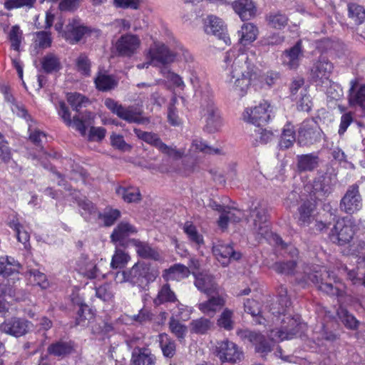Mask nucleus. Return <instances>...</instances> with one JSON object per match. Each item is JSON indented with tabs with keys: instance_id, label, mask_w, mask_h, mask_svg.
Listing matches in <instances>:
<instances>
[{
	"instance_id": "nucleus-9",
	"label": "nucleus",
	"mask_w": 365,
	"mask_h": 365,
	"mask_svg": "<svg viewBox=\"0 0 365 365\" xmlns=\"http://www.w3.org/2000/svg\"><path fill=\"white\" fill-rule=\"evenodd\" d=\"M277 244L281 246L282 250H284L291 257V259L286 262H277L272 264L271 268L277 273L286 275H292L297 267V260L298 250L292 245L286 244L282 238L277 239Z\"/></svg>"
},
{
	"instance_id": "nucleus-52",
	"label": "nucleus",
	"mask_w": 365,
	"mask_h": 365,
	"mask_svg": "<svg viewBox=\"0 0 365 365\" xmlns=\"http://www.w3.org/2000/svg\"><path fill=\"white\" fill-rule=\"evenodd\" d=\"M349 16L352 19L355 24L359 25L365 19V9L363 6L356 4H350L348 6Z\"/></svg>"
},
{
	"instance_id": "nucleus-7",
	"label": "nucleus",
	"mask_w": 365,
	"mask_h": 365,
	"mask_svg": "<svg viewBox=\"0 0 365 365\" xmlns=\"http://www.w3.org/2000/svg\"><path fill=\"white\" fill-rule=\"evenodd\" d=\"M237 336L244 341H248L255 346L257 353L265 356L272 349L274 342L267 339L265 336L259 331L250 329H242L237 331Z\"/></svg>"
},
{
	"instance_id": "nucleus-49",
	"label": "nucleus",
	"mask_w": 365,
	"mask_h": 365,
	"mask_svg": "<svg viewBox=\"0 0 365 365\" xmlns=\"http://www.w3.org/2000/svg\"><path fill=\"white\" fill-rule=\"evenodd\" d=\"M212 323L210 319L201 317L193 319L190 324V329L192 333L197 334H205L211 329Z\"/></svg>"
},
{
	"instance_id": "nucleus-24",
	"label": "nucleus",
	"mask_w": 365,
	"mask_h": 365,
	"mask_svg": "<svg viewBox=\"0 0 365 365\" xmlns=\"http://www.w3.org/2000/svg\"><path fill=\"white\" fill-rule=\"evenodd\" d=\"M205 31L207 34L213 35L219 40L222 41L225 44L230 43V39L227 36L226 28L222 19L214 16H208Z\"/></svg>"
},
{
	"instance_id": "nucleus-4",
	"label": "nucleus",
	"mask_w": 365,
	"mask_h": 365,
	"mask_svg": "<svg viewBox=\"0 0 365 365\" xmlns=\"http://www.w3.org/2000/svg\"><path fill=\"white\" fill-rule=\"evenodd\" d=\"M323 132L314 119L304 120L297 131V143L301 147L311 146L319 142Z\"/></svg>"
},
{
	"instance_id": "nucleus-20",
	"label": "nucleus",
	"mask_w": 365,
	"mask_h": 365,
	"mask_svg": "<svg viewBox=\"0 0 365 365\" xmlns=\"http://www.w3.org/2000/svg\"><path fill=\"white\" fill-rule=\"evenodd\" d=\"M90 31L88 27L83 26L79 19H73L68 21L63 31V37L70 43H78L83 36Z\"/></svg>"
},
{
	"instance_id": "nucleus-3",
	"label": "nucleus",
	"mask_w": 365,
	"mask_h": 365,
	"mask_svg": "<svg viewBox=\"0 0 365 365\" xmlns=\"http://www.w3.org/2000/svg\"><path fill=\"white\" fill-rule=\"evenodd\" d=\"M158 274V270L150 263L138 262L130 269L117 272L115 279L120 283L128 282L148 290L150 284L156 279Z\"/></svg>"
},
{
	"instance_id": "nucleus-39",
	"label": "nucleus",
	"mask_w": 365,
	"mask_h": 365,
	"mask_svg": "<svg viewBox=\"0 0 365 365\" xmlns=\"http://www.w3.org/2000/svg\"><path fill=\"white\" fill-rule=\"evenodd\" d=\"M115 192L128 203H137L141 200V194L137 187L118 186L115 190Z\"/></svg>"
},
{
	"instance_id": "nucleus-54",
	"label": "nucleus",
	"mask_w": 365,
	"mask_h": 365,
	"mask_svg": "<svg viewBox=\"0 0 365 365\" xmlns=\"http://www.w3.org/2000/svg\"><path fill=\"white\" fill-rule=\"evenodd\" d=\"M252 136L257 143L266 144L272 140L274 135L271 130L262 128V126H260L255 128L252 133Z\"/></svg>"
},
{
	"instance_id": "nucleus-55",
	"label": "nucleus",
	"mask_w": 365,
	"mask_h": 365,
	"mask_svg": "<svg viewBox=\"0 0 365 365\" xmlns=\"http://www.w3.org/2000/svg\"><path fill=\"white\" fill-rule=\"evenodd\" d=\"M289 323L292 328L283 327L281 330L278 331V336L281 340L289 339L293 338L299 331V324L297 319L292 318L289 319Z\"/></svg>"
},
{
	"instance_id": "nucleus-16",
	"label": "nucleus",
	"mask_w": 365,
	"mask_h": 365,
	"mask_svg": "<svg viewBox=\"0 0 365 365\" xmlns=\"http://www.w3.org/2000/svg\"><path fill=\"white\" fill-rule=\"evenodd\" d=\"M58 115L67 125L70 126L73 124L76 129L79 131L82 135H86V124H89L88 120L93 118L92 113L91 112H86L82 115H78L73 116L72 120L68 108L63 101L59 103Z\"/></svg>"
},
{
	"instance_id": "nucleus-59",
	"label": "nucleus",
	"mask_w": 365,
	"mask_h": 365,
	"mask_svg": "<svg viewBox=\"0 0 365 365\" xmlns=\"http://www.w3.org/2000/svg\"><path fill=\"white\" fill-rule=\"evenodd\" d=\"M190 81L192 86L195 88V97L196 98H200V101L203 99L206 95L205 86L211 91L208 84L200 83L199 78L195 73H191Z\"/></svg>"
},
{
	"instance_id": "nucleus-53",
	"label": "nucleus",
	"mask_w": 365,
	"mask_h": 365,
	"mask_svg": "<svg viewBox=\"0 0 365 365\" xmlns=\"http://www.w3.org/2000/svg\"><path fill=\"white\" fill-rule=\"evenodd\" d=\"M183 230L192 242H194L197 245L203 244L204 241L202 235L199 234L196 227L193 225L190 222H186L185 223Z\"/></svg>"
},
{
	"instance_id": "nucleus-17",
	"label": "nucleus",
	"mask_w": 365,
	"mask_h": 365,
	"mask_svg": "<svg viewBox=\"0 0 365 365\" xmlns=\"http://www.w3.org/2000/svg\"><path fill=\"white\" fill-rule=\"evenodd\" d=\"M140 46L137 35L127 34L122 35L115 43V55L120 57H131Z\"/></svg>"
},
{
	"instance_id": "nucleus-62",
	"label": "nucleus",
	"mask_w": 365,
	"mask_h": 365,
	"mask_svg": "<svg viewBox=\"0 0 365 365\" xmlns=\"http://www.w3.org/2000/svg\"><path fill=\"white\" fill-rule=\"evenodd\" d=\"M349 101L351 104L365 107V85L361 86L356 93H351Z\"/></svg>"
},
{
	"instance_id": "nucleus-26",
	"label": "nucleus",
	"mask_w": 365,
	"mask_h": 365,
	"mask_svg": "<svg viewBox=\"0 0 365 365\" xmlns=\"http://www.w3.org/2000/svg\"><path fill=\"white\" fill-rule=\"evenodd\" d=\"M156 357L147 348L134 347L132 352L131 365H155Z\"/></svg>"
},
{
	"instance_id": "nucleus-23",
	"label": "nucleus",
	"mask_w": 365,
	"mask_h": 365,
	"mask_svg": "<svg viewBox=\"0 0 365 365\" xmlns=\"http://www.w3.org/2000/svg\"><path fill=\"white\" fill-rule=\"evenodd\" d=\"M192 274L195 278V286L198 290L207 296L219 294V287L213 276L207 273L195 274L194 272Z\"/></svg>"
},
{
	"instance_id": "nucleus-51",
	"label": "nucleus",
	"mask_w": 365,
	"mask_h": 365,
	"mask_svg": "<svg viewBox=\"0 0 365 365\" xmlns=\"http://www.w3.org/2000/svg\"><path fill=\"white\" fill-rule=\"evenodd\" d=\"M68 102L72 107L73 110L79 113L82 107H85L89 103V100L86 96L80 93H69L67 98Z\"/></svg>"
},
{
	"instance_id": "nucleus-33",
	"label": "nucleus",
	"mask_w": 365,
	"mask_h": 365,
	"mask_svg": "<svg viewBox=\"0 0 365 365\" xmlns=\"http://www.w3.org/2000/svg\"><path fill=\"white\" fill-rule=\"evenodd\" d=\"M73 349L71 341L59 340L51 344L47 348V352L50 355L63 358L70 354Z\"/></svg>"
},
{
	"instance_id": "nucleus-12",
	"label": "nucleus",
	"mask_w": 365,
	"mask_h": 365,
	"mask_svg": "<svg viewBox=\"0 0 365 365\" xmlns=\"http://www.w3.org/2000/svg\"><path fill=\"white\" fill-rule=\"evenodd\" d=\"M215 354L221 362L237 363L243 358V352L232 341L228 340L217 343Z\"/></svg>"
},
{
	"instance_id": "nucleus-46",
	"label": "nucleus",
	"mask_w": 365,
	"mask_h": 365,
	"mask_svg": "<svg viewBox=\"0 0 365 365\" xmlns=\"http://www.w3.org/2000/svg\"><path fill=\"white\" fill-rule=\"evenodd\" d=\"M294 126L288 123L283 128L279 145L283 149H288L292 147L295 141H297Z\"/></svg>"
},
{
	"instance_id": "nucleus-61",
	"label": "nucleus",
	"mask_w": 365,
	"mask_h": 365,
	"mask_svg": "<svg viewBox=\"0 0 365 365\" xmlns=\"http://www.w3.org/2000/svg\"><path fill=\"white\" fill-rule=\"evenodd\" d=\"M120 217V212L118 210H109L99 215V218L103 221L104 225L107 227L113 225Z\"/></svg>"
},
{
	"instance_id": "nucleus-43",
	"label": "nucleus",
	"mask_w": 365,
	"mask_h": 365,
	"mask_svg": "<svg viewBox=\"0 0 365 365\" xmlns=\"http://www.w3.org/2000/svg\"><path fill=\"white\" fill-rule=\"evenodd\" d=\"M258 33L257 28L251 23L244 24L239 31L240 42L243 45H247L253 42L257 38Z\"/></svg>"
},
{
	"instance_id": "nucleus-11",
	"label": "nucleus",
	"mask_w": 365,
	"mask_h": 365,
	"mask_svg": "<svg viewBox=\"0 0 365 365\" xmlns=\"http://www.w3.org/2000/svg\"><path fill=\"white\" fill-rule=\"evenodd\" d=\"M134 133L139 139L152 145L169 157L180 159L183 155V152L177 150L175 147L168 146L163 143L161 139L155 133L143 131L137 128L134 129Z\"/></svg>"
},
{
	"instance_id": "nucleus-1",
	"label": "nucleus",
	"mask_w": 365,
	"mask_h": 365,
	"mask_svg": "<svg viewBox=\"0 0 365 365\" xmlns=\"http://www.w3.org/2000/svg\"><path fill=\"white\" fill-rule=\"evenodd\" d=\"M225 62L229 72L227 83L237 96H244L259 76L255 52L230 51L225 53Z\"/></svg>"
},
{
	"instance_id": "nucleus-42",
	"label": "nucleus",
	"mask_w": 365,
	"mask_h": 365,
	"mask_svg": "<svg viewBox=\"0 0 365 365\" xmlns=\"http://www.w3.org/2000/svg\"><path fill=\"white\" fill-rule=\"evenodd\" d=\"M190 274L189 268L182 264H175L164 270L163 277L165 280L175 279L178 277H187Z\"/></svg>"
},
{
	"instance_id": "nucleus-40",
	"label": "nucleus",
	"mask_w": 365,
	"mask_h": 365,
	"mask_svg": "<svg viewBox=\"0 0 365 365\" xmlns=\"http://www.w3.org/2000/svg\"><path fill=\"white\" fill-rule=\"evenodd\" d=\"M96 87L98 91H108L115 88L118 85V81L111 75L99 72L94 79Z\"/></svg>"
},
{
	"instance_id": "nucleus-48",
	"label": "nucleus",
	"mask_w": 365,
	"mask_h": 365,
	"mask_svg": "<svg viewBox=\"0 0 365 365\" xmlns=\"http://www.w3.org/2000/svg\"><path fill=\"white\" fill-rule=\"evenodd\" d=\"M337 316L346 328L352 330L358 328L359 322L345 308L340 307L337 309Z\"/></svg>"
},
{
	"instance_id": "nucleus-41",
	"label": "nucleus",
	"mask_w": 365,
	"mask_h": 365,
	"mask_svg": "<svg viewBox=\"0 0 365 365\" xmlns=\"http://www.w3.org/2000/svg\"><path fill=\"white\" fill-rule=\"evenodd\" d=\"M0 91L4 94V99L8 103H11V110L12 111L16 113L17 115L26 118L27 116L29 117L28 115L26 109L24 108V106H21L19 104L14 103V98L13 97V95L10 92V88L7 86H0Z\"/></svg>"
},
{
	"instance_id": "nucleus-35",
	"label": "nucleus",
	"mask_w": 365,
	"mask_h": 365,
	"mask_svg": "<svg viewBox=\"0 0 365 365\" xmlns=\"http://www.w3.org/2000/svg\"><path fill=\"white\" fill-rule=\"evenodd\" d=\"M90 329L93 335L96 336L103 337L110 332L113 331L114 328L112 323L103 319L102 318H96L95 317L91 324H90Z\"/></svg>"
},
{
	"instance_id": "nucleus-19",
	"label": "nucleus",
	"mask_w": 365,
	"mask_h": 365,
	"mask_svg": "<svg viewBox=\"0 0 365 365\" xmlns=\"http://www.w3.org/2000/svg\"><path fill=\"white\" fill-rule=\"evenodd\" d=\"M212 252L222 264L227 265L231 261L239 260L242 257V254L236 251L232 244L225 243L222 241H217L212 247Z\"/></svg>"
},
{
	"instance_id": "nucleus-15",
	"label": "nucleus",
	"mask_w": 365,
	"mask_h": 365,
	"mask_svg": "<svg viewBox=\"0 0 365 365\" xmlns=\"http://www.w3.org/2000/svg\"><path fill=\"white\" fill-rule=\"evenodd\" d=\"M362 207V199L359 193V188L357 184L350 185L342 197L339 208L342 212L347 214H353L359 210Z\"/></svg>"
},
{
	"instance_id": "nucleus-36",
	"label": "nucleus",
	"mask_w": 365,
	"mask_h": 365,
	"mask_svg": "<svg viewBox=\"0 0 365 365\" xmlns=\"http://www.w3.org/2000/svg\"><path fill=\"white\" fill-rule=\"evenodd\" d=\"M137 232L136 228L128 222H122L113 231L110 238L113 242H121L130 235Z\"/></svg>"
},
{
	"instance_id": "nucleus-21",
	"label": "nucleus",
	"mask_w": 365,
	"mask_h": 365,
	"mask_svg": "<svg viewBox=\"0 0 365 365\" xmlns=\"http://www.w3.org/2000/svg\"><path fill=\"white\" fill-rule=\"evenodd\" d=\"M72 302L76 307V317L75 326L86 327L90 326L95 318V314L88 305L83 302L79 298H73Z\"/></svg>"
},
{
	"instance_id": "nucleus-38",
	"label": "nucleus",
	"mask_w": 365,
	"mask_h": 365,
	"mask_svg": "<svg viewBox=\"0 0 365 365\" xmlns=\"http://www.w3.org/2000/svg\"><path fill=\"white\" fill-rule=\"evenodd\" d=\"M176 302H178L177 296L171 289L168 283L161 286L156 297L153 300V302L156 306L165 303H175Z\"/></svg>"
},
{
	"instance_id": "nucleus-50",
	"label": "nucleus",
	"mask_w": 365,
	"mask_h": 365,
	"mask_svg": "<svg viewBox=\"0 0 365 365\" xmlns=\"http://www.w3.org/2000/svg\"><path fill=\"white\" fill-rule=\"evenodd\" d=\"M169 329L170 331L181 341L183 340L187 332V327L182 324L178 319L174 317H171L169 321Z\"/></svg>"
},
{
	"instance_id": "nucleus-56",
	"label": "nucleus",
	"mask_w": 365,
	"mask_h": 365,
	"mask_svg": "<svg viewBox=\"0 0 365 365\" xmlns=\"http://www.w3.org/2000/svg\"><path fill=\"white\" fill-rule=\"evenodd\" d=\"M268 24L270 26L280 29L284 27L288 21L286 15L281 13L269 14L267 17Z\"/></svg>"
},
{
	"instance_id": "nucleus-27",
	"label": "nucleus",
	"mask_w": 365,
	"mask_h": 365,
	"mask_svg": "<svg viewBox=\"0 0 365 365\" xmlns=\"http://www.w3.org/2000/svg\"><path fill=\"white\" fill-rule=\"evenodd\" d=\"M232 8L242 21L250 20L257 12L252 0H237L232 3Z\"/></svg>"
},
{
	"instance_id": "nucleus-47",
	"label": "nucleus",
	"mask_w": 365,
	"mask_h": 365,
	"mask_svg": "<svg viewBox=\"0 0 365 365\" xmlns=\"http://www.w3.org/2000/svg\"><path fill=\"white\" fill-rule=\"evenodd\" d=\"M160 346L163 354L166 358H173L176 352V344L168 334L160 335Z\"/></svg>"
},
{
	"instance_id": "nucleus-18",
	"label": "nucleus",
	"mask_w": 365,
	"mask_h": 365,
	"mask_svg": "<svg viewBox=\"0 0 365 365\" xmlns=\"http://www.w3.org/2000/svg\"><path fill=\"white\" fill-rule=\"evenodd\" d=\"M31 322L26 319L11 317L0 324V331L15 337L25 335L30 329Z\"/></svg>"
},
{
	"instance_id": "nucleus-64",
	"label": "nucleus",
	"mask_w": 365,
	"mask_h": 365,
	"mask_svg": "<svg viewBox=\"0 0 365 365\" xmlns=\"http://www.w3.org/2000/svg\"><path fill=\"white\" fill-rule=\"evenodd\" d=\"M232 312L228 309H225L221 314L220 318L218 319V325L227 330L232 329Z\"/></svg>"
},
{
	"instance_id": "nucleus-13",
	"label": "nucleus",
	"mask_w": 365,
	"mask_h": 365,
	"mask_svg": "<svg viewBox=\"0 0 365 365\" xmlns=\"http://www.w3.org/2000/svg\"><path fill=\"white\" fill-rule=\"evenodd\" d=\"M148 56L152 65L165 66L175 61L176 53L170 51L164 43L154 42L149 48Z\"/></svg>"
},
{
	"instance_id": "nucleus-2",
	"label": "nucleus",
	"mask_w": 365,
	"mask_h": 365,
	"mask_svg": "<svg viewBox=\"0 0 365 365\" xmlns=\"http://www.w3.org/2000/svg\"><path fill=\"white\" fill-rule=\"evenodd\" d=\"M303 282L312 283L322 292L337 297L339 302L346 296V287L344 283L325 269L318 266L304 272Z\"/></svg>"
},
{
	"instance_id": "nucleus-5",
	"label": "nucleus",
	"mask_w": 365,
	"mask_h": 365,
	"mask_svg": "<svg viewBox=\"0 0 365 365\" xmlns=\"http://www.w3.org/2000/svg\"><path fill=\"white\" fill-rule=\"evenodd\" d=\"M206 95L200 103L206 116V129L210 133L217 131L221 126V118L218 109L215 106L212 100V91L205 86Z\"/></svg>"
},
{
	"instance_id": "nucleus-45",
	"label": "nucleus",
	"mask_w": 365,
	"mask_h": 365,
	"mask_svg": "<svg viewBox=\"0 0 365 365\" xmlns=\"http://www.w3.org/2000/svg\"><path fill=\"white\" fill-rule=\"evenodd\" d=\"M210 298L199 304V309L205 314L215 313L224 305V299L218 294L211 295Z\"/></svg>"
},
{
	"instance_id": "nucleus-14",
	"label": "nucleus",
	"mask_w": 365,
	"mask_h": 365,
	"mask_svg": "<svg viewBox=\"0 0 365 365\" xmlns=\"http://www.w3.org/2000/svg\"><path fill=\"white\" fill-rule=\"evenodd\" d=\"M334 70V64L325 56L321 55L313 63L310 69V78L317 83H324L329 78Z\"/></svg>"
},
{
	"instance_id": "nucleus-34",
	"label": "nucleus",
	"mask_w": 365,
	"mask_h": 365,
	"mask_svg": "<svg viewBox=\"0 0 365 365\" xmlns=\"http://www.w3.org/2000/svg\"><path fill=\"white\" fill-rule=\"evenodd\" d=\"M277 294L278 304L279 307L277 309L272 308L271 311L275 316H279L282 314L285 316L292 304L290 299L287 296V288L283 285H280L277 288Z\"/></svg>"
},
{
	"instance_id": "nucleus-10",
	"label": "nucleus",
	"mask_w": 365,
	"mask_h": 365,
	"mask_svg": "<svg viewBox=\"0 0 365 365\" xmlns=\"http://www.w3.org/2000/svg\"><path fill=\"white\" fill-rule=\"evenodd\" d=\"M354 227L350 220H337L329 234L331 240L340 246L349 244L354 235Z\"/></svg>"
},
{
	"instance_id": "nucleus-63",
	"label": "nucleus",
	"mask_w": 365,
	"mask_h": 365,
	"mask_svg": "<svg viewBox=\"0 0 365 365\" xmlns=\"http://www.w3.org/2000/svg\"><path fill=\"white\" fill-rule=\"evenodd\" d=\"M192 145L195 148L196 150H198L199 151L205 154H221V150L219 148H212L201 140H193Z\"/></svg>"
},
{
	"instance_id": "nucleus-28",
	"label": "nucleus",
	"mask_w": 365,
	"mask_h": 365,
	"mask_svg": "<svg viewBox=\"0 0 365 365\" xmlns=\"http://www.w3.org/2000/svg\"><path fill=\"white\" fill-rule=\"evenodd\" d=\"M331 179L329 175H320L313 182V195L317 200H322L331 192Z\"/></svg>"
},
{
	"instance_id": "nucleus-30",
	"label": "nucleus",
	"mask_w": 365,
	"mask_h": 365,
	"mask_svg": "<svg viewBox=\"0 0 365 365\" xmlns=\"http://www.w3.org/2000/svg\"><path fill=\"white\" fill-rule=\"evenodd\" d=\"M316 205L310 200L303 202L298 207L297 223L300 226H308L314 220Z\"/></svg>"
},
{
	"instance_id": "nucleus-25",
	"label": "nucleus",
	"mask_w": 365,
	"mask_h": 365,
	"mask_svg": "<svg viewBox=\"0 0 365 365\" xmlns=\"http://www.w3.org/2000/svg\"><path fill=\"white\" fill-rule=\"evenodd\" d=\"M269 105L267 102H263L254 107L250 113L247 112V121L255 125L260 127L265 125L269 120L270 115L268 112Z\"/></svg>"
},
{
	"instance_id": "nucleus-60",
	"label": "nucleus",
	"mask_w": 365,
	"mask_h": 365,
	"mask_svg": "<svg viewBox=\"0 0 365 365\" xmlns=\"http://www.w3.org/2000/svg\"><path fill=\"white\" fill-rule=\"evenodd\" d=\"M22 38V32L19 29V26L16 25L12 26L9 34V39L11 41V47L16 50L19 51L20 44Z\"/></svg>"
},
{
	"instance_id": "nucleus-37",
	"label": "nucleus",
	"mask_w": 365,
	"mask_h": 365,
	"mask_svg": "<svg viewBox=\"0 0 365 365\" xmlns=\"http://www.w3.org/2000/svg\"><path fill=\"white\" fill-rule=\"evenodd\" d=\"M242 217V213L240 210L226 207L223 212L220 214L218 220V225L222 229L227 227L229 222H238Z\"/></svg>"
},
{
	"instance_id": "nucleus-29",
	"label": "nucleus",
	"mask_w": 365,
	"mask_h": 365,
	"mask_svg": "<svg viewBox=\"0 0 365 365\" xmlns=\"http://www.w3.org/2000/svg\"><path fill=\"white\" fill-rule=\"evenodd\" d=\"M319 158L312 153L297 155V167L299 172H312L319 167Z\"/></svg>"
},
{
	"instance_id": "nucleus-58",
	"label": "nucleus",
	"mask_w": 365,
	"mask_h": 365,
	"mask_svg": "<svg viewBox=\"0 0 365 365\" xmlns=\"http://www.w3.org/2000/svg\"><path fill=\"white\" fill-rule=\"evenodd\" d=\"M76 65L78 71L81 73L86 76H89L91 75V63L85 53L80 54L76 61Z\"/></svg>"
},
{
	"instance_id": "nucleus-31",
	"label": "nucleus",
	"mask_w": 365,
	"mask_h": 365,
	"mask_svg": "<svg viewBox=\"0 0 365 365\" xmlns=\"http://www.w3.org/2000/svg\"><path fill=\"white\" fill-rule=\"evenodd\" d=\"M77 267L80 273L88 279H95L98 276L99 269L93 262L88 259L87 255H81L77 261Z\"/></svg>"
},
{
	"instance_id": "nucleus-57",
	"label": "nucleus",
	"mask_w": 365,
	"mask_h": 365,
	"mask_svg": "<svg viewBox=\"0 0 365 365\" xmlns=\"http://www.w3.org/2000/svg\"><path fill=\"white\" fill-rule=\"evenodd\" d=\"M129 259L130 257L128 254L120 249H117L112 257L110 266L113 269L122 268L127 264Z\"/></svg>"
},
{
	"instance_id": "nucleus-6",
	"label": "nucleus",
	"mask_w": 365,
	"mask_h": 365,
	"mask_svg": "<svg viewBox=\"0 0 365 365\" xmlns=\"http://www.w3.org/2000/svg\"><path fill=\"white\" fill-rule=\"evenodd\" d=\"M250 217L252 219V230L260 237H265L269 232L267 224L268 214L266 205L262 202L252 203L250 209Z\"/></svg>"
},
{
	"instance_id": "nucleus-32",
	"label": "nucleus",
	"mask_w": 365,
	"mask_h": 365,
	"mask_svg": "<svg viewBox=\"0 0 365 365\" xmlns=\"http://www.w3.org/2000/svg\"><path fill=\"white\" fill-rule=\"evenodd\" d=\"M131 242L136 248L137 254L142 258L158 261L161 259L159 252L147 242L133 239Z\"/></svg>"
},
{
	"instance_id": "nucleus-8",
	"label": "nucleus",
	"mask_w": 365,
	"mask_h": 365,
	"mask_svg": "<svg viewBox=\"0 0 365 365\" xmlns=\"http://www.w3.org/2000/svg\"><path fill=\"white\" fill-rule=\"evenodd\" d=\"M105 106L113 114H115L118 118L129 123L145 124L149 122L147 118L140 116V113L137 112L132 107H124L113 98H106L105 100Z\"/></svg>"
},
{
	"instance_id": "nucleus-22",
	"label": "nucleus",
	"mask_w": 365,
	"mask_h": 365,
	"mask_svg": "<svg viewBox=\"0 0 365 365\" xmlns=\"http://www.w3.org/2000/svg\"><path fill=\"white\" fill-rule=\"evenodd\" d=\"M303 57L304 51L301 40H299L290 48L285 50L282 55L283 64L290 70L297 69Z\"/></svg>"
},
{
	"instance_id": "nucleus-44",
	"label": "nucleus",
	"mask_w": 365,
	"mask_h": 365,
	"mask_svg": "<svg viewBox=\"0 0 365 365\" xmlns=\"http://www.w3.org/2000/svg\"><path fill=\"white\" fill-rule=\"evenodd\" d=\"M41 66L46 73L58 72L61 68L59 58L52 53H47L42 58Z\"/></svg>"
}]
</instances>
